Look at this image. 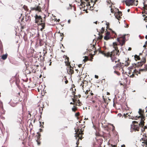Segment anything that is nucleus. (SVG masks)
Instances as JSON below:
<instances>
[{"instance_id": "nucleus-1", "label": "nucleus", "mask_w": 147, "mask_h": 147, "mask_svg": "<svg viewBox=\"0 0 147 147\" xmlns=\"http://www.w3.org/2000/svg\"><path fill=\"white\" fill-rule=\"evenodd\" d=\"M144 117H142L138 125H136L134 124L133 125L132 124L131 125V128L132 129L130 131L131 132H132L133 131H139V127H143L144 126Z\"/></svg>"}, {"instance_id": "nucleus-2", "label": "nucleus", "mask_w": 147, "mask_h": 147, "mask_svg": "<svg viewBox=\"0 0 147 147\" xmlns=\"http://www.w3.org/2000/svg\"><path fill=\"white\" fill-rule=\"evenodd\" d=\"M114 47L115 48V50H113L111 52H108V55L109 56L111 57L112 56H114L115 55H117L118 53H119V50H118L117 47H115L114 46Z\"/></svg>"}, {"instance_id": "nucleus-3", "label": "nucleus", "mask_w": 147, "mask_h": 147, "mask_svg": "<svg viewBox=\"0 0 147 147\" xmlns=\"http://www.w3.org/2000/svg\"><path fill=\"white\" fill-rule=\"evenodd\" d=\"M35 18V23H38L39 22V20H40V23H44V22L45 20H43L41 16L36 14L34 16Z\"/></svg>"}, {"instance_id": "nucleus-4", "label": "nucleus", "mask_w": 147, "mask_h": 147, "mask_svg": "<svg viewBox=\"0 0 147 147\" xmlns=\"http://www.w3.org/2000/svg\"><path fill=\"white\" fill-rule=\"evenodd\" d=\"M124 1L125 2L126 5L128 6L133 5L137 6L138 4L137 3L136 4L135 0H125Z\"/></svg>"}, {"instance_id": "nucleus-5", "label": "nucleus", "mask_w": 147, "mask_h": 147, "mask_svg": "<svg viewBox=\"0 0 147 147\" xmlns=\"http://www.w3.org/2000/svg\"><path fill=\"white\" fill-rule=\"evenodd\" d=\"M31 9L32 10H36L39 12H40L41 11V7L39 5H35L34 7H31Z\"/></svg>"}, {"instance_id": "nucleus-6", "label": "nucleus", "mask_w": 147, "mask_h": 147, "mask_svg": "<svg viewBox=\"0 0 147 147\" xmlns=\"http://www.w3.org/2000/svg\"><path fill=\"white\" fill-rule=\"evenodd\" d=\"M126 35V34H125L121 37V38H122V39L121 40V42L122 43H120L121 46H123L125 43L126 39L125 36Z\"/></svg>"}, {"instance_id": "nucleus-7", "label": "nucleus", "mask_w": 147, "mask_h": 147, "mask_svg": "<svg viewBox=\"0 0 147 147\" xmlns=\"http://www.w3.org/2000/svg\"><path fill=\"white\" fill-rule=\"evenodd\" d=\"M39 25H41L42 27V28L40 29V30L42 31L44 29L45 27V23H40L39 22Z\"/></svg>"}, {"instance_id": "nucleus-8", "label": "nucleus", "mask_w": 147, "mask_h": 147, "mask_svg": "<svg viewBox=\"0 0 147 147\" xmlns=\"http://www.w3.org/2000/svg\"><path fill=\"white\" fill-rule=\"evenodd\" d=\"M7 56L8 55L7 53L5 54H3L2 55L1 58L3 60H5L7 59Z\"/></svg>"}, {"instance_id": "nucleus-9", "label": "nucleus", "mask_w": 147, "mask_h": 147, "mask_svg": "<svg viewBox=\"0 0 147 147\" xmlns=\"http://www.w3.org/2000/svg\"><path fill=\"white\" fill-rule=\"evenodd\" d=\"M138 64H137L136 63H134V64L136 65V66H141L143 65V63L141 61L140 62H138Z\"/></svg>"}, {"instance_id": "nucleus-10", "label": "nucleus", "mask_w": 147, "mask_h": 147, "mask_svg": "<svg viewBox=\"0 0 147 147\" xmlns=\"http://www.w3.org/2000/svg\"><path fill=\"white\" fill-rule=\"evenodd\" d=\"M140 118V116L138 117L136 116V117H131L130 118L134 120H137V119H138Z\"/></svg>"}, {"instance_id": "nucleus-11", "label": "nucleus", "mask_w": 147, "mask_h": 147, "mask_svg": "<svg viewBox=\"0 0 147 147\" xmlns=\"http://www.w3.org/2000/svg\"><path fill=\"white\" fill-rule=\"evenodd\" d=\"M116 12H117V13L118 15L120 16H122V12L121 11H119L118 9H117L116 10Z\"/></svg>"}, {"instance_id": "nucleus-12", "label": "nucleus", "mask_w": 147, "mask_h": 147, "mask_svg": "<svg viewBox=\"0 0 147 147\" xmlns=\"http://www.w3.org/2000/svg\"><path fill=\"white\" fill-rule=\"evenodd\" d=\"M111 37L110 36H105L104 37V39L106 40H108L110 39Z\"/></svg>"}, {"instance_id": "nucleus-13", "label": "nucleus", "mask_w": 147, "mask_h": 147, "mask_svg": "<svg viewBox=\"0 0 147 147\" xmlns=\"http://www.w3.org/2000/svg\"><path fill=\"white\" fill-rule=\"evenodd\" d=\"M22 121V119H21V118L20 117H18V119L17 120V122L20 123Z\"/></svg>"}, {"instance_id": "nucleus-14", "label": "nucleus", "mask_w": 147, "mask_h": 147, "mask_svg": "<svg viewBox=\"0 0 147 147\" xmlns=\"http://www.w3.org/2000/svg\"><path fill=\"white\" fill-rule=\"evenodd\" d=\"M127 59L128 60H127V61H125V66H128L129 65V63L128 62V61H129V59L128 58Z\"/></svg>"}, {"instance_id": "nucleus-15", "label": "nucleus", "mask_w": 147, "mask_h": 147, "mask_svg": "<svg viewBox=\"0 0 147 147\" xmlns=\"http://www.w3.org/2000/svg\"><path fill=\"white\" fill-rule=\"evenodd\" d=\"M134 58H135V59H137L139 60L140 59V58L139 56L137 55H134Z\"/></svg>"}, {"instance_id": "nucleus-16", "label": "nucleus", "mask_w": 147, "mask_h": 147, "mask_svg": "<svg viewBox=\"0 0 147 147\" xmlns=\"http://www.w3.org/2000/svg\"><path fill=\"white\" fill-rule=\"evenodd\" d=\"M146 69H140V71H137V72L139 74H140V71H146Z\"/></svg>"}, {"instance_id": "nucleus-17", "label": "nucleus", "mask_w": 147, "mask_h": 147, "mask_svg": "<svg viewBox=\"0 0 147 147\" xmlns=\"http://www.w3.org/2000/svg\"><path fill=\"white\" fill-rule=\"evenodd\" d=\"M100 48H99L97 49V50L99 51V53H100L101 54H104L103 52L102 51H101L100 50Z\"/></svg>"}, {"instance_id": "nucleus-18", "label": "nucleus", "mask_w": 147, "mask_h": 147, "mask_svg": "<svg viewBox=\"0 0 147 147\" xmlns=\"http://www.w3.org/2000/svg\"><path fill=\"white\" fill-rule=\"evenodd\" d=\"M142 140L144 141L145 142V144L146 145H147V139H144L143 138H142Z\"/></svg>"}, {"instance_id": "nucleus-19", "label": "nucleus", "mask_w": 147, "mask_h": 147, "mask_svg": "<svg viewBox=\"0 0 147 147\" xmlns=\"http://www.w3.org/2000/svg\"><path fill=\"white\" fill-rule=\"evenodd\" d=\"M143 63H145L146 62V59L145 58H143L142 59L141 61Z\"/></svg>"}, {"instance_id": "nucleus-20", "label": "nucleus", "mask_w": 147, "mask_h": 147, "mask_svg": "<svg viewBox=\"0 0 147 147\" xmlns=\"http://www.w3.org/2000/svg\"><path fill=\"white\" fill-rule=\"evenodd\" d=\"M98 35H99V36L98 37V39L99 40H101V39L103 37V36L102 35H100V33H99L98 34Z\"/></svg>"}, {"instance_id": "nucleus-21", "label": "nucleus", "mask_w": 147, "mask_h": 147, "mask_svg": "<svg viewBox=\"0 0 147 147\" xmlns=\"http://www.w3.org/2000/svg\"><path fill=\"white\" fill-rule=\"evenodd\" d=\"M115 18L117 19L118 20H119L121 17V16L118 15L117 14L115 15Z\"/></svg>"}, {"instance_id": "nucleus-22", "label": "nucleus", "mask_w": 147, "mask_h": 147, "mask_svg": "<svg viewBox=\"0 0 147 147\" xmlns=\"http://www.w3.org/2000/svg\"><path fill=\"white\" fill-rule=\"evenodd\" d=\"M37 134H38V136L37 137V139H39L41 136L40 134V133H39L38 132H37Z\"/></svg>"}, {"instance_id": "nucleus-23", "label": "nucleus", "mask_w": 147, "mask_h": 147, "mask_svg": "<svg viewBox=\"0 0 147 147\" xmlns=\"http://www.w3.org/2000/svg\"><path fill=\"white\" fill-rule=\"evenodd\" d=\"M110 33L109 32L107 31L106 33V36H110Z\"/></svg>"}, {"instance_id": "nucleus-24", "label": "nucleus", "mask_w": 147, "mask_h": 147, "mask_svg": "<svg viewBox=\"0 0 147 147\" xmlns=\"http://www.w3.org/2000/svg\"><path fill=\"white\" fill-rule=\"evenodd\" d=\"M41 108H39V112L41 114H42V111L43 110V108H42V110L41 111Z\"/></svg>"}, {"instance_id": "nucleus-25", "label": "nucleus", "mask_w": 147, "mask_h": 147, "mask_svg": "<svg viewBox=\"0 0 147 147\" xmlns=\"http://www.w3.org/2000/svg\"><path fill=\"white\" fill-rule=\"evenodd\" d=\"M114 73L116 74L118 76H119L120 75V73L119 72H117L116 71H114Z\"/></svg>"}, {"instance_id": "nucleus-26", "label": "nucleus", "mask_w": 147, "mask_h": 147, "mask_svg": "<svg viewBox=\"0 0 147 147\" xmlns=\"http://www.w3.org/2000/svg\"><path fill=\"white\" fill-rule=\"evenodd\" d=\"M105 30V28L102 27L101 28V32L102 33H103L104 32V31Z\"/></svg>"}, {"instance_id": "nucleus-27", "label": "nucleus", "mask_w": 147, "mask_h": 147, "mask_svg": "<svg viewBox=\"0 0 147 147\" xmlns=\"http://www.w3.org/2000/svg\"><path fill=\"white\" fill-rule=\"evenodd\" d=\"M143 5H144L143 7L144 9H145L146 8V7H147V5L145 4L144 2L143 3Z\"/></svg>"}, {"instance_id": "nucleus-28", "label": "nucleus", "mask_w": 147, "mask_h": 147, "mask_svg": "<svg viewBox=\"0 0 147 147\" xmlns=\"http://www.w3.org/2000/svg\"><path fill=\"white\" fill-rule=\"evenodd\" d=\"M133 67L132 66L129 67L128 68V69L129 70L132 69H133Z\"/></svg>"}, {"instance_id": "nucleus-29", "label": "nucleus", "mask_w": 147, "mask_h": 147, "mask_svg": "<svg viewBox=\"0 0 147 147\" xmlns=\"http://www.w3.org/2000/svg\"><path fill=\"white\" fill-rule=\"evenodd\" d=\"M58 33H59L60 34H61V35H60V36H64V34H63V33H61L60 32V31H59L58 32Z\"/></svg>"}, {"instance_id": "nucleus-30", "label": "nucleus", "mask_w": 147, "mask_h": 147, "mask_svg": "<svg viewBox=\"0 0 147 147\" xmlns=\"http://www.w3.org/2000/svg\"><path fill=\"white\" fill-rule=\"evenodd\" d=\"M79 139H78L77 141V142H76V144L77 145H78V144H79Z\"/></svg>"}, {"instance_id": "nucleus-31", "label": "nucleus", "mask_w": 147, "mask_h": 147, "mask_svg": "<svg viewBox=\"0 0 147 147\" xmlns=\"http://www.w3.org/2000/svg\"><path fill=\"white\" fill-rule=\"evenodd\" d=\"M143 128V131H144L145 129H146L147 128V127L146 126H144V127Z\"/></svg>"}, {"instance_id": "nucleus-32", "label": "nucleus", "mask_w": 147, "mask_h": 147, "mask_svg": "<svg viewBox=\"0 0 147 147\" xmlns=\"http://www.w3.org/2000/svg\"><path fill=\"white\" fill-rule=\"evenodd\" d=\"M128 113H126V114L124 113L123 114V116L125 118L127 117L126 115H127Z\"/></svg>"}, {"instance_id": "nucleus-33", "label": "nucleus", "mask_w": 147, "mask_h": 147, "mask_svg": "<svg viewBox=\"0 0 147 147\" xmlns=\"http://www.w3.org/2000/svg\"><path fill=\"white\" fill-rule=\"evenodd\" d=\"M65 57L66 59L67 60V61H68L69 59V57H67V56H65Z\"/></svg>"}, {"instance_id": "nucleus-34", "label": "nucleus", "mask_w": 147, "mask_h": 147, "mask_svg": "<svg viewBox=\"0 0 147 147\" xmlns=\"http://www.w3.org/2000/svg\"><path fill=\"white\" fill-rule=\"evenodd\" d=\"M36 141L37 142V144L38 145H39L40 144V142H39L38 141V139H37V140H36Z\"/></svg>"}, {"instance_id": "nucleus-35", "label": "nucleus", "mask_w": 147, "mask_h": 147, "mask_svg": "<svg viewBox=\"0 0 147 147\" xmlns=\"http://www.w3.org/2000/svg\"><path fill=\"white\" fill-rule=\"evenodd\" d=\"M138 122L136 121H134L132 122L133 123H138Z\"/></svg>"}, {"instance_id": "nucleus-36", "label": "nucleus", "mask_w": 147, "mask_h": 147, "mask_svg": "<svg viewBox=\"0 0 147 147\" xmlns=\"http://www.w3.org/2000/svg\"><path fill=\"white\" fill-rule=\"evenodd\" d=\"M117 115L120 117L122 116V115L120 113H118Z\"/></svg>"}, {"instance_id": "nucleus-37", "label": "nucleus", "mask_w": 147, "mask_h": 147, "mask_svg": "<svg viewBox=\"0 0 147 147\" xmlns=\"http://www.w3.org/2000/svg\"><path fill=\"white\" fill-rule=\"evenodd\" d=\"M94 77L96 79H98V76L96 75H95Z\"/></svg>"}, {"instance_id": "nucleus-38", "label": "nucleus", "mask_w": 147, "mask_h": 147, "mask_svg": "<svg viewBox=\"0 0 147 147\" xmlns=\"http://www.w3.org/2000/svg\"><path fill=\"white\" fill-rule=\"evenodd\" d=\"M142 109H139V111L138 112V113H139V114L140 115H141V113H140V111H142Z\"/></svg>"}, {"instance_id": "nucleus-39", "label": "nucleus", "mask_w": 147, "mask_h": 147, "mask_svg": "<svg viewBox=\"0 0 147 147\" xmlns=\"http://www.w3.org/2000/svg\"><path fill=\"white\" fill-rule=\"evenodd\" d=\"M117 41L118 42H119V43H120V40L119 39V38H117Z\"/></svg>"}, {"instance_id": "nucleus-40", "label": "nucleus", "mask_w": 147, "mask_h": 147, "mask_svg": "<svg viewBox=\"0 0 147 147\" xmlns=\"http://www.w3.org/2000/svg\"><path fill=\"white\" fill-rule=\"evenodd\" d=\"M145 69H146V71L147 70V65H145Z\"/></svg>"}, {"instance_id": "nucleus-41", "label": "nucleus", "mask_w": 147, "mask_h": 147, "mask_svg": "<svg viewBox=\"0 0 147 147\" xmlns=\"http://www.w3.org/2000/svg\"><path fill=\"white\" fill-rule=\"evenodd\" d=\"M134 75L133 74H132L131 75H130L129 77L130 78H132L134 77Z\"/></svg>"}, {"instance_id": "nucleus-42", "label": "nucleus", "mask_w": 147, "mask_h": 147, "mask_svg": "<svg viewBox=\"0 0 147 147\" xmlns=\"http://www.w3.org/2000/svg\"><path fill=\"white\" fill-rule=\"evenodd\" d=\"M41 41V40H40V42H39V44H40V46H41V45H43V44H42V43H41V42H40Z\"/></svg>"}, {"instance_id": "nucleus-43", "label": "nucleus", "mask_w": 147, "mask_h": 147, "mask_svg": "<svg viewBox=\"0 0 147 147\" xmlns=\"http://www.w3.org/2000/svg\"><path fill=\"white\" fill-rule=\"evenodd\" d=\"M131 47H129L128 49V51H131Z\"/></svg>"}, {"instance_id": "nucleus-44", "label": "nucleus", "mask_w": 147, "mask_h": 147, "mask_svg": "<svg viewBox=\"0 0 147 147\" xmlns=\"http://www.w3.org/2000/svg\"><path fill=\"white\" fill-rule=\"evenodd\" d=\"M116 42H113V45H116Z\"/></svg>"}, {"instance_id": "nucleus-45", "label": "nucleus", "mask_w": 147, "mask_h": 147, "mask_svg": "<svg viewBox=\"0 0 147 147\" xmlns=\"http://www.w3.org/2000/svg\"><path fill=\"white\" fill-rule=\"evenodd\" d=\"M111 60H112V62H114V59H112V57H111Z\"/></svg>"}, {"instance_id": "nucleus-46", "label": "nucleus", "mask_w": 147, "mask_h": 147, "mask_svg": "<svg viewBox=\"0 0 147 147\" xmlns=\"http://www.w3.org/2000/svg\"><path fill=\"white\" fill-rule=\"evenodd\" d=\"M82 65V64H79V65H78V67H81Z\"/></svg>"}, {"instance_id": "nucleus-47", "label": "nucleus", "mask_w": 147, "mask_h": 147, "mask_svg": "<svg viewBox=\"0 0 147 147\" xmlns=\"http://www.w3.org/2000/svg\"><path fill=\"white\" fill-rule=\"evenodd\" d=\"M39 130L40 132H42L43 131V130L42 129L40 128L39 129Z\"/></svg>"}, {"instance_id": "nucleus-48", "label": "nucleus", "mask_w": 147, "mask_h": 147, "mask_svg": "<svg viewBox=\"0 0 147 147\" xmlns=\"http://www.w3.org/2000/svg\"><path fill=\"white\" fill-rule=\"evenodd\" d=\"M121 147H125V145L124 144L122 145L121 146Z\"/></svg>"}, {"instance_id": "nucleus-49", "label": "nucleus", "mask_w": 147, "mask_h": 147, "mask_svg": "<svg viewBox=\"0 0 147 147\" xmlns=\"http://www.w3.org/2000/svg\"><path fill=\"white\" fill-rule=\"evenodd\" d=\"M82 137H80L79 136V139H81L82 140Z\"/></svg>"}, {"instance_id": "nucleus-50", "label": "nucleus", "mask_w": 147, "mask_h": 147, "mask_svg": "<svg viewBox=\"0 0 147 147\" xmlns=\"http://www.w3.org/2000/svg\"><path fill=\"white\" fill-rule=\"evenodd\" d=\"M70 20H68V22L69 23H70Z\"/></svg>"}, {"instance_id": "nucleus-51", "label": "nucleus", "mask_w": 147, "mask_h": 147, "mask_svg": "<svg viewBox=\"0 0 147 147\" xmlns=\"http://www.w3.org/2000/svg\"><path fill=\"white\" fill-rule=\"evenodd\" d=\"M146 18H147V16H146V17H145L144 19V20H146Z\"/></svg>"}, {"instance_id": "nucleus-52", "label": "nucleus", "mask_w": 147, "mask_h": 147, "mask_svg": "<svg viewBox=\"0 0 147 147\" xmlns=\"http://www.w3.org/2000/svg\"><path fill=\"white\" fill-rule=\"evenodd\" d=\"M111 12L112 13H113V10H112V9L111 8Z\"/></svg>"}, {"instance_id": "nucleus-53", "label": "nucleus", "mask_w": 147, "mask_h": 147, "mask_svg": "<svg viewBox=\"0 0 147 147\" xmlns=\"http://www.w3.org/2000/svg\"><path fill=\"white\" fill-rule=\"evenodd\" d=\"M68 81L67 80L65 81V84H67L68 83Z\"/></svg>"}, {"instance_id": "nucleus-54", "label": "nucleus", "mask_w": 147, "mask_h": 147, "mask_svg": "<svg viewBox=\"0 0 147 147\" xmlns=\"http://www.w3.org/2000/svg\"><path fill=\"white\" fill-rule=\"evenodd\" d=\"M97 1V0H96L95 1V2H94V3L93 5V6L94 5V4Z\"/></svg>"}, {"instance_id": "nucleus-55", "label": "nucleus", "mask_w": 147, "mask_h": 147, "mask_svg": "<svg viewBox=\"0 0 147 147\" xmlns=\"http://www.w3.org/2000/svg\"><path fill=\"white\" fill-rule=\"evenodd\" d=\"M139 37H140V39H142V38H144V37L143 36V37H142V38H141V36H140V35H139Z\"/></svg>"}, {"instance_id": "nucleus-56", "label": "nucleus", "mask_w": 147, "mask_h": 147, "mask_svg": "<svg viewBox=\"0 0 147 147\" xmlns=\"http://www.w3.org/2000/svg\"><path fill=\"white\" fill-rule=\"evenodd\" d=\"M115 104L114 102L113 104V106L114 107H115Z\"/></svg>"}, {"instance_id": "nucleus-57", "label": "nucleus", "mask_w": 147, "mask_h": 147, "mask_svg": "<svg viewBox=\"0 0 147 147\" xmlns=\"http://www.w3.org/2000/svg\"><path fill=\"white\" fill-rule=\"evenodd\" d=\"M146 47V45L145 44L143 46V47Z\"/></svg>"}, {"instance_id": "nucleus-58", "label": "nucleus", "mask_w": 147, "mask_h": 147, "mask_svg": "<svg viewBox=\"0 0 147 147\" xmlns=\"http://www.w3.org/2000/svg\"><path fill=\"white\" fill-rule=\"evenodd\" d=\"M106 24L107 26H108V24H109V23H107Z\"/></svg>"}, {"instance_id": "nucleus-59", "label": "nucleus", "mask_w": 147, "mask_h": 147, "mask_svg": "<svg viewBox=\"0 0 147 147\" xmlns=\"http://www.w3.org/2000/svg\"><path fill=\"white\" fill-rule=\"evenodd\" d=\"M51 63H52L51 62H50V63L49 64V65L50 66L51 65Z\"/></svg>"}, {"instance_id": "nucleus-60", "label": "nucleus", "mask_w": 147, "mask_h": 147, "mask_svg": "<svg viewBox=\"0 0 147 147\" xmlns=\"http://www.w3.org/2000/svg\"><path fill=\"white\" fill-rule=\"evenodd\" d=\"M128 26H129V25L128 24H126V27L128 28Z\"/></svg>"}, {"instance_id": "nucleus-61", "label": "nucleus", "mask_w": 147, "mask_h": 147, "mask_svg": "<svg viewBox=\"0 0 147 147\" xmlns=\"http://www.w3.org/2000/svg\"><path fill=\"white\" fill-rule=\"evenodd\" d=\"M127 11L128 12H129V11H130V9H128L127 10Z\"/></svg>"}, {"instance_id": "nucleus-62", "label": "nucleus", "mask_w": 147, "mask_h": 147, "mask_svg": "<svg viewBox=\"0 0 147 147\" xmlns=\"http://www.w3.org/2000/svg\"><path fill=\"white\" fill-rule=\"evenodd\" d=\"M94 23H95L96 24H97V21H96V22H94Z\"/></svg>"}, {"instance_id": "nucleus-63", "label": "nucleus", "mask_w": 147, "mask_h": 147, "mask_svg": "<svg viewBox=\"0 0 147 147\" xmlns=\"http://www.w3.org/2000/svg\"><path fill=\"white\" fill-rule=\"evenodd\" d=\"M145 38L146 39H147V35L146 36Z\"/></svg>"}, {"instance_id": "nucleus-64", "label": "nucleus", "mask_w": 147, "mask_h": 147, "mask_svg": "<svg viewBox=\"0 0 147 147\" xmlns=\"http://www.w3.org/2000/svg\"><path fill=\"white\" fill-rule=\"evenodd\" d=\"M147 43V40L146 41V42H145V44L146 45Z\"/></svg>"}]
</instances>
